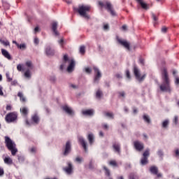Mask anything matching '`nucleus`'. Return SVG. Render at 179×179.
<instances>
[{"mask_svg": "<svg viewBox=\"0 0 179 179\" xmlns=\"http://www.w3.org/2000/svg\"><path fill=\"white\" fill-rule=\"evenodd\" d=\"M162 83L159 85L161 92L165 93H171V87L170 86V79L169 78V74L167 73V69L166 68L162 70Z\"/></svg>", "mask_w": 179, "mask_h": 179, "instance_id": "f257e3e1", "label": "nucleus"}, {"mask_svg": "<svg viewBox=\"0 0 179 179\" xmlns=\"http://www.w3.org/2000/svg\"><path fill=\"white\" fill-rule=\"evenodd\" d=\"M34 69V64L31 60H27L24 65V78L27 80L31 79V71Z\"/></svg>", "mask_w": 179, "mask_h": 179, "instance_id": "f03ea898", "label": "nucleus"}, {"mask_svg": "<svg viewBox=\"0 0 179 179\" xmlns=\"http://www.w3.org/2000/svg\"><path fill=\"white\" fill-rule=\"evenodd\" d=\"M4 141L7 149L11 152L13 156H15L16 153H17V148H16V143H15V141H12L8 136L4 137Z\"/></svg>", "mask_w": 179, "mask_h": 179, "instance_id": "7ed1b4c3", "label": "nucleus"}, {"mask_svg": "<svg viewBox=\"0 0 179 179\" xmlns=\"http://www.w3.org/2000/svg\"><path fill=\"white\" fill-rule=\"evenodd\" d=\"M66 64H69L67 67V71L69 72H72V71H73V68H75V60H69L68 55H65L63 57V62L60 65V71H64V68L66 66Z\"/></svg>", "mask_w": 179, "mask_h": 179, "instance_id": "20e7f679", "label": "nucleus"}, {"mask_svg": "<svg viewBox=\"0 0 179 179\" xmlns=\"http://www.w3.org/2000/svg\"><path fill=\"white\" fill-rule=\"evenodd\" d=\"M80 16L85 19H90V15L87 14V12H90V6L80 5L78 8H76Z\"/></svg>", "mask_w": 179, "mask_h": 179, "instance_id": "39448f33", "label": "nucleus"}, {"mask_svg": "<svg viewBox=\"0 0 179 179\" xmlns=\"http://www.w3.org/2000/svg\"><path fill=\"white\" fill-rule=\"evenodd\" d=\"M99 5L102 8H105V9H106L108 12L110 13L111 16H117V13L114 10L113 5L109 1H105L103 3L101 1H99Z\"/></svg>", "mask_w": 179, "mask_h": 179, "instance_id": "423d86ee", "label": "nucleus"}, {"mask_svg": "<svg viewBox=\"0 0 179 179\" xmlns=\"http://www.w3.org/2000/svg\"><path fill=\"white\" fill-rule=\"evenodd\" d=\"M134 74L136 76V79L140 83L143 82L145 80V78H146V74H143V76H141V70H139L138 66L135 65L134 66Z\"/></svg>", "mask_w": 179, "mask_h": 179, "instance_id": "0eeeda50", "label": "nucleus"}, {"mask_svg": "<svg viewBox=\"0 0 179 179\" xmlns=\"http://www.w3.org/2000/svg\"><path fill=\"white\" fill-rule=\"evenodd\" d=\"M16 120H17V113L16 112H10L5 117V121L8 124H10V122H15Z\"/></svg>", "mask_w": 179, "mask_h": 179, "instance_id": "6e6552de", "label": "nucleus"}, {"mask_svg": "<svg viewBox=\"0 0 179 179\" xmlns=\"http://www.w3.org/2000/svg\"><path fill=\"white\" fill-rule=\"evenodd\" d=\"M39 122L40 118L38 117V115L35 114L31 117V121L29 122V120H25V124L27 127H31V125H36L38 124Z\"/></svg>", "mask_w": 179, "mask_h": 179, "instance_id": "1a4fd4ad", "label": "nucleus"}, {"mask_svg": "<svg viewBox=\"0 0 179 179\" xmlns=\"http://www.w3.org/2000/svg\"><path fill=\"white\" fill-rule=\"evenodd\" d=\"M150 150L147 149L145 150V151L143 152V158L141 160V164L142 166H145V164H148V157H149L150 153L149 152Z\"/></svg>", "mask_w": 179, "mask_h": 179, "instance_id": "9d476101", "label": "nucleus"}, {"mask_svg": "<svg viewBox=\"0 0 179 179\" xmlns=\"http://www.w3.org/2000/svg\"><path fill=\"white\" fill-rule=\"evenodd\" d=\"M94 71L95 72V76L94 78V83H99V81L101 78V72L99 68L94 66Z\"/></svg>", "mask_w": 179, "mask_h": 179, "instance_id": "9b49d317", "label": "nucleus"}, {"mask_svg": "<svg viewBox=\"0 0 179 179\" xmlns=\"http://www.w3.org/2000/svg\"><path fill=\"white\" fill-rule=\"evenodd\" d=\"M117 43H119V44H120L121 45L124 47V48H126V50H128V51H129L131 50V48L129 46V42H128L125 40H122L118 37H117Z\"/></svg>", "mask_w": 179, "mask_h": 179, "instance_id": "f8f14e48", "label": "nucleus"}, {"mask_svg": "<svg viewBox=\"0 0 179 179\" xmlns=\"http://www.w3.org/2000/svg\"><path fill=\"white\" fill-rule=\"evenodd\" d=\"M134 146L135 149L138 150V152H142V150H143L145 148V145L143 144V143L138 141L134 142Z\"/></svg>", "mask_w": 179, "mask_h": 179, "instance_id": "ddd939ff", "label": "nucleus"}, {"mask_svg": "<svg viewBox=\"0 0 179 179\" xmlns=\"http://www.w3.org/2000/svg\"><path fill=\"white\" fill-rule=\"evenodd\" d=\"M62 110H64V112L68 114V115H70V117H73V115H75V112L73 111V110H72V108L68 106V105L63 106Z\"/></svg>", "mask_w": 179, "mask_h": 179, "instance_id": "4468645a", "label": "nucleus"}, {"mask_svg": "<svg viewBox=\"0 0 179 179\" xmlns=\"http://www.w3.org/2000/svg\"><path fill=\"white\" fill-rule=\"evenodd\" d=\"M67 167L63 168L64 171H65L66 174H68L70 176V174H72L73 171V166L72 165V163L68 162L67 163Z\"/></svg>", "mask_w": 179, "mask_h": 179, "instance_id": "2eb2a0df", "label": "nucleus"}, {"mask_svg": "<svg viewBox=\"0 0 179 179\" xmlns=\"http://www.w3.org/2000/svg\"><path fill=\"white\" fill-rule=\"evenodd\" d=\"M78 142L80 143L81 146H83L85 152H87V143H86V141H85V138L79 136L78 137Z\"/></svg>", "mask_w": 179, "mask_h": 179, "instance_id": "dca6fc26", "label": "nucleus"}, {"mask_svg": "<svg viewBox=\"0 0 179 179\" xmlns=\"http://www.w3.org/2000/svg\"><path fill=\"white\" fill-rule=\"evenodd\" d=\"M113 148L115 153H117V155H121V145L120 143H113Z\"/></svg>", "mask_w": 179, "mask_h": 179, "instance_id": "f3484780", "label": "nucleus"}, {"mask_svg": "<svg viewBox=\"0 0 179 179\" xmlns=\"http://www.w3.org/2000/svg\"><path fill=\"white\" fill-rule=\"evenodd\" d=\"M71 153V142L67 141L63 153L64 156H68Z\"/></svg>", "mask_w": 179, "mask_h": 179, "instance_id": "a211bd4d", "label": "nucleus"}, {"mask_svg": "<svg viewBox=\"0 0 179 179\" xmlns=\"http://www.w3.org/2000/svg\"><path fill=\"white\" fill-rule=\"evenodd\" d=\"M82 114H83V115L92 117V115H94V110H93V109L83 110Z\"/></svg>", "mask_w": 179, "mask_h": 179, "instance_id": "6ab92c4d", "label": "nucleus"}, {"mask_svg": "<svg viewBox=\"0 0 179 179\" xmlns=\"http://www.w3.org/2000/svg\"><path fill=\"white\" fill-rule=\"evenodd\" d=\"M57 27H58V22H54L52 24V30L55 34V36H59V32L57 30Z\"/></svg>", "mask_w": 179, "mask_h": 179, "instance_id": "aec40b11", "label": "nucleus"}, {"mask_svg": "<svg viewBox=\"0 0 179 179\" xmlns=\"http://www.w3.org/2000/svg\"><path fill=\"white\" fill-rule=\"evenodd\" d=\"M45 54L46 55H48L49 57H51L55 54V50L54 49L51 48V47L48 46L45 49Z\"/></svg>", "mask_w": 179, "mask_h": 179, "instance_id": "412c9836", "label": "nucleus"}, {"mask_svg": "<svg viewBox=\"0 0 179 179\" xmlns=\"http://www.w3.org/2000/svg\"><path fill=\"white\" fill-rule=\"evenodd\" d=\"M1 54L5 58H7V59H12V57H10V55L6 50L1 49Z\"/></svg>", "mask_w": 179, "mask_h": 179, "instance_id": "4be33fe9", "label": "nucleus"}, {"mask_svg": "<svg viewBox=\"0 0 179 179\" xmlns=\"http://www.w3.org/2000/svg\"><path fill=\"white\" fill-rule=\"evenodd\" d=\"M87 139L89 141L90 145H93L94 143V135L93 134L90 133L87 136Z\"/></svg>", "mask_w": 179, "mask_h": 179, "instance_id": "5701e85b", "label": "nucleus"}, {"mask_svg": "<svg viewBox=\"0 0 179 179\" xmlns=\"http://www.w3.org/2000/svg\"><path fill=\"white\" fill-rule=\"evenodd\" d=\"M138 3L141 5L143 9H145V10H148V9H149V6L148 5V3H145L143 0H141V1H138Z\"/></svg>", "mask_w": 179, "mask_h": 179, "instance_id": "b1692460", "label": "nucleus"}, {"mask_svg": "<svg viewBox=\"0 0 179 179\" xmlns=\"http://www.w3.org/2000/svg\"><path fill=\"white\" fill-rule=\"evenodd\" d=\"M103 115L105 117H107L108 118H110V120H114V113H113L104 112Z\"/></svg>", "mask_w": 179, "mask_h": 179, "instance_id": "393cba45", "label": "nucleus"}, {"mask_svg": "<svg viewBox=\"0 0 179 179\" xmlns=\"http://www.w3.org/2000/svg\"><path fill=\"white\" fill-rule=\"evenodd\" d=\"M150 171L152 173V174H157V172L159 171V169H157V166H151L150 169Z\"/></svg>", "mask_w": 179, "mask_h": 179, "instance_id": "a878e982", "label": "nucleus"}, {"mask_svg": "<svg viewBox=\"0 0 179 179\" xmlns=\"http://www.w3.org/2000/svg\"><path fill=\"white\" fill-rule=\"evenodd\" d=\"M4 163H5L6 164L10 165V164H13V161L10 159V157H6V158L4 159Z\"/></svg>", "mask_w": 179, "mask_h": 179, "instance_id": "bb28decb", "label": "nucleus"}, {"mask_svg": "<svg viewBox=\"0 0 179 179\" xmlns=\"http://www.w3.org/2000/svg\"><path fill=\"white\" fill-rule=\"evenodd\" d=\"M157 155L159 156L162 160L163 159V156H164V152H163V150H158L157 152Z\"/></svg>", "mask_w": 179, "mask_h": 179, "instance_id": "cd10ccee", "label": "nucleus"}, {"mask_svg": "<svg viewBox=\"0 0 179 179\" xmlns=\"http://www.w3.org/2000/svg\"><path fill=\"white\" fill-rule=\"evenodd\" d=\"M0 43L3 44V45H5L6 47H8V45H10V43L8 41L0 39Z\"/></svg>", "mask_w": 179, "mask_h": 179, "instance_id": "c85d7f7f", "label": "nucleus"}, {"mask_svg": "<svg viewBox=\"0 0 179 179\" xmlns=\"http://www.w3.org/2000/svg\"><path fill=\"white\" fill-rule=\"evenodd\" d=\"M101 96H103V92L100 91V90L96 91V99H101Z\"/></svg>", "mask_w": 179, "mask_h": 179, "instance_id": "c756f323", "label": "nucleus"}, {"mask_svg": "<svg viewBox=\"0 0 179 179\" xmlns=\"http://www.w3.org/2000/svg\"><path fill=\"white\" fill-rule=\"evenodd\" d=\"M6 76L7 82H12V80H13V78L10 77V74L9 73V72H7L6 73Z\"/></svg>", "mask_w": 179, "mask_h": 179, "instance_id": "7c9ffc66", "label": "nucleus"}, {"mask_svg": "<svg viewBox=\"0 0 179 179\" xmlns=\"http://www.w3.org/2000/svg\"><path fill=\"white\" fill-rule=\"evenodd\" d=\"M143 120L144 121H145V122H147L148 124H150V118L149 117V116L144 115H143Z\"/></svg>", "mask_w": 179, "mask_h": 179, "instance_id": "2f4dec72", "label": "nucleus"}, {"mask_svg": "<svg viewBox=\"0 0 179 179\" xmlns=\"http://www.w3.org/2000/svg\"><path fill=\"white\" fill-rule=\"evenodd\" d=\"M75 162H76L77 163H82V162H83V158L77 157L75 159Z\"/></svg>", "mask_w": 179, "mask_h": 179, "instance_id": "473e14b6", "label": "nucleus"}, {"mask_svg": "<svg viewBox=\"0 0 179 179\" xmlns=\"http://www.w3.org/2000/svg\"><path fill=\"white\" fill-rule=\"evenodd\" d=\"M29 114V109L26 107L23 108V115H27Z\"/></svg>", "mask_w": 179, "mask_h": 179, "instance_id": "72a5a7b5", "label": "nucleus"}, {"mask_svg": "<svg viewBox=\"0 0 179 179\" xmlns=\"http://www.w3.org/2000/svg\"><path fill=\"white\" fill-rule=\"evenodd\" d=\"M85 51H86V48H85V46H80V52L81 54H85Z\"/></svg>", "mask_w": 179, "mask_h": 179, "instance_id": "f704fd0d", "label": "nucleus"}, {"mask_svg": "<svg viewBox=\"0 0 179 179\" xmlns=\"http://www.w3.org/2000/svg\"><path fill=\"white\" fill-rule=\"evenodd\" d=\"M168 125H169V120H165L162 122V127L163 128H167Z\"/></svg>", "mask_w": 179, "mask_h": 179, "instance_id": "c9c22d12", "label": "nucleus"}, {"mask_svg": "<svg viewBox=\"0 0 179 179\" xmlns=\"http://www.w3.org/2000/svg\"><path fill=\"white\" fill-rule=\"evenodd\" d=\"M129 179H138V176L134 173H131L129 177Z\"/></svg>", "mask_w": 179, "mask_h": 179, "instance_id": "e433bc0d", "label": "nucleus"}, {"mask_svg": "<svg viewBox=\"0 0 179 179\" xmlns=\"http://www.w3.org/2000/svg\"><path fill=\"white\" fill-rule=\"evenodd\" d=\"M13 44H15V45H17L18 48H23V44H21L20 45H19V43H17L16 41H13Z\"/></svg>", "mask_w": 179, "mask_h": 179, "instance_id": "4c0bfd02", "label": "nucleus"}, {"mask_svg": "<svg viewBox=\"0 0 179 179\" xmlns=\"http://www.w3.org/2000/svg\"><path fill=\"white\" fill-rule=\"evenodd\" d=\"M85 71L86 72V73H88V74L92 73V69H90V67H86L85 69Z\"/></svg>", "mask_w": 179, "mask_h": 179, "instance_id": "58836bf2", "label": "nucleus"}, {"mask_svg": "<svg viewBox=\"0 0 179 179\" xmlns=\"http://www.w3.org/2000/svg\"><path fill=\"white\" fill-rule=\"evenodd\" d=\"M103 169L106 171V175L108 176V177H110V170H108L106 166L103 167Z\"/></svg>", "mask_w": 179, "mask_h": 179, "instance_id": "ea45409f", "label": "nucleus"}, {"mask_svg": "<svg viewBox=\"0 0 179 179\" xmlns=\"http://www.w3.org/2000/svg\"><path fill=\"white\" fill-rule=\"evenodd\" d=\"M126 76H127V79H131V74L129 73V70L126 71Z\"/></svg>", "mask_w": 179, "mask_h": 179, "instance_id": "a19ab883", "label": "nucleus"}, {"mask_svg": "<svg viewBox=\"0 0 179 179\" xmlns=\"http://www.w3.org/2000/svg\"><path fill=\"white\" fill-rule=\"evenodd\" d=\"M17 71H23V67L22 66V64H18V65L17 66Z\"/></svg>", "mask_w": 179, "mask_h": 179, "instance_id": "79ce46f5", "label": "nucleus"}, {"mask_svg": "<svg viewBox=\"0 0 179 179\" xmlns=\"http://www.w3.org/2000/svg\"><path fill=\"white\" fill-rule=\"evenodd\" d=\"M175 156H176V157H177V159H179V150L178 149H176L175 150Z\"/></svg>", "mask_w": 179, "mask_h": 179, "instance_id": "37998d69", "label": "nucleus"}, {"mask_svg": "<svg viewBox=\"0 0 179 179\" xmlns=\"http://www.w3.org/2000/svg\"><path fill=\"white\" fill-rule=\"evenodd\" d=\"M6 110H7V111H11L12 110V106L11 105H7L6 106Z\"/></svg>", "mask_w": 179, "mask_h": 179, "instance_id": "c03bdc74", "label": "nucleus"}, {"mask_svg": "<svg viewBox=\"0 0 179 179\" xmlns=\"http://www.w3.org/2000/svg\"><path fill=\"white\" fill-rule=\"evenodd\" d=\"M5 174V171H3V168L0 167V177H2Z\"/></svg>", "mask_w": 179, "mask_h": 179, "instance_id": "a18cd8bd", "label": "nucleus"}, {"mask_svg": "<svg viewBox=\"0 0 179 179\" xmlns=\"http://www.w3.org/2000/svg\"><path fill=\"white\" fill-rule=\"evenodd\" d=\"M173 122H175L176 124H178V116L174 117Z\"/></svg>", "mask_w": 179, "mask_h": 179, "instance_id": "49530a36", "label": "nucleus"}, {"mask_svg": "<svg viewBox=\"0 0 179 179\" xmlns=\"http://www.w3.org/2000/svg\"><path fill=\"white\" fill-rule=\"evenodd\" d=\"M152 17L155 22H157V17H156V15H155V13H152Z\"/></svg>", "mask_w": 179, "mask_h": 179, "instance_id": "de8ad7c7", "label": "nucleus"}, {"mask_svg": "<svg viewBox=\"0 0 179 179\" xmlns=\"http://www.w3.org/2000/svg\"><path fill=\"white\" fill-rule=\"evenodd\" d=\"M34 44L38 45V43H40V41L38 40V38H35L34 40Z\"/></svg>", "mask_w": 179, "mask_h": 179, "instance_id": "09e8293b", "label": "nucleus"}, {"mask_svg": "<svg viewBox=\"0 0 179 179\" xmlns=\"http://www.w3.org/2000/svg\"><path fill=\"white\" fill-rule=\"evenodd\" d=\"M109 164H110V166H117V162L115 161H110Z\"/></svg>", "mask_w": 179, "mask_h": 179, "instance_id": "8fccbe9b", "label": "nucleus"}, {"mask_svg": "<svg viewBox=\"0 0 179 179\" xmlns=\"http://www.w3.org/2000/svg\"><path fill=\"white\" fill-rule=\"evenodd\" d=\"M122 30H123V31H127V30H128V27H127V25H123L122 27Z\"/></svg>", "mask_w": 179, "mask_h": 179, "instance_id": "3c124183", "label": "nucleus"}, {"mask_svg": "<svg viewBox=\"0 0 179 179\" xmlns=\"http://www.w3.org/2000/svg\"><path fill=\"white\" fill-rule=\"evenodd\" d=\"M175 78H176V80H175L176 85H179V78L177 77L176 76H175Z\"/></svg>", "mask_w": 179, "mask_h": 179, "instance_id": "603ef678", "label": "nucleus"}, {"mask_svg": "<svg viewBox=\"0 0 179 179\" xmlns=\"http://www.w3.org/2000/svg\"><path fill=\"white\" fill-rule=\"evenodd\" d=\"M162 33H166V31H167V27H163L162 28Z\"/></svg>", "mask_w": 179, "mask_h": 179, "instance_id": "864d4df0", "label": "nucleus"}, {"mask_svg": "<svg viewBox=\"0 0 179 179\" xmlns=\"http://www.w3.org/2000/svg\"><path fill=\"white\" fill-rule=\"evenodd\" d=\"M58 43L62 47V45L64 44V40L62 38V39L58 41Z\"/></svg>", "mask_w": 179, "mask_h": 179, "instance_id": "5fc2aeb1", "label": "nucleus"}, {"mask_svg": "<svg viewBox=\"0 0 179 179\" xmlns=\"http://www.w3.org/2000/svg\"><path fill=\"white\" fill-rule=\"evenodd\" d=\"M16 85H17V81L16 80L11 81L12 86H16Z\"/></svg>", "mask_w": 179, "mask_h": 179, "instance_id": "6e6d98bb", "label": "nucleus"}, {"mask_svg": "<svg viewBox=\"0 0 179 179\" xmlns=\"http://www.w3.org/2000/svg\"><path fill=\"white\" fill-rule=\"evenodd\" d=\"M139 62H140V64H142V65H144V64H145V60H144L143 59H139Z\"/></svg>", "mask_w": 179, "mask_h": 179, "instance_id": "4d7b16f0", "label": "nucleus"}, {"mask_svg": "<svg viewBox=\"0 0 179 179\" xmlns=\"http://www.w3.org/2000/svg\"><path fill=\"white\" fill-rule=\"evenodd\" d=\"M17 96H18V97H20V100H23V98L22 97V92H18Z\"/></svg>", "mask_w": 179, "mask_h": 179, "instance_id": "13d9d810", "label": "nucleus"}, {"mask_svg": "<svg viewBox=\"0 0 179 179\" xmlns=\"http://www.w3.org/2000/svg\"><path fill=\"white\" fill-rule=\"evenodd\" d=\"M119 94H120V96H121L122 97H124V96H125V92H121L119 93Z\"/></svg>", "mask_w": 179, "mask_h": 179, "instance_id": "bf43d9fd", "label": "nucleus"}, {"mask_svg": "<svg viewBox=\"0 0 179 179\" xmlns=\"http://www.w3.org/2000/svg\"><path fill=\"white\" fill-rule=\"evenodd\" d=\"M34 31L35 33H37V31H40V28L38 27H35Z\"/></svg>", "mask_w": 179, "mask_h": 179, "instance_id": "052dcab7", "label": "nucleus"}, {"mask_svg": "<svg viewBox=\"0 0 179 179\" xmlns=\"http://www.w3.org/2000/svg\"><path fill=\"white\" fill-rule=\"evenodd\" d=\"M31 153H36V148H32L31 149Z\"/></svg>", "mask_w": 179, "mask_h": 179, "instance_id": "680f3d73", "label": "nucleus"}, {"mask_svg": "<svg viewBox=\"0 0 179 179\" xmlns=\"http://www.w3.org/2000/svg\"><path fill=\"white\" fill-rule=\"evenodd\" d=\"M103 29H104V30H108V24H105V25L103 26Z\"/></svg>", "mask_w": 179, "mask_h": 179, "instance_id": "e2e57ef3", "label": "nucleus"}, {"mask_svg": "<svg viewBox=\"0 0 179 179\" xmlns=\"http://www.w3.org/2000/svg\"><path fill=\"white\" fill-rule=\"evenodd\" d=\"M116 78H117V79H121L122 76H121V74H116Z\"/></svg>", "mask_w": 179, "mask_h": 179, "instance_id": "0e129e2a", "label": "nucleus"}, {"mask_svg": "<svg viewBox=\"0 0 179 179\" xmlns=\"http://www.w3.org/2000/svg\"><path fill=\"white\" fill-rule=\"evenodd\" d=\"M2 87H0V96H3V92L2 91Z\"/></svg>", "mask_w": 179, "mask_h": 179, "instance_id": "69168bd1", "label": "nucleus"}, {"mask_svg": "<svg viewBox=\"0 0 179 179\" xmlns=\"http://www.w3.org/2000/svg\"><path fill=\"white\" fill-rule=\"evenodd\" d=\"M103 128L105 129H108V125H107V124H103Z\"/></svg>", "mask_w": 179, "mask_h": 179, "instance_id": "338daca9", "label": "nucleus"}, {"mask_svg": "<svg viewBox=\"0 0 179 179\" xmlns=\"http://www.w3.org/2000/svg\"><path fill=\"white\" fill-rule=\"evenodd\" d=\"M71 87H73V89H77L78 87L73 84L71 85Z\"/></svg>", "mask_w": 179, "mask_h": 179, "instance_id": "774afa93", "label": "nucleus"}]
</instances>
